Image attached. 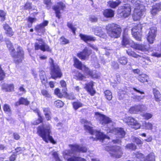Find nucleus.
I'll list each match as a JSON object with an SVG mask.
<instances>
[{
  "label": "nucleus",
  "instance_id": "nucleus-1",
  "mask_svg": "<svg viewBox=\"0 0 161 161\" xmlns=\"http://www.w3.org/2000/svg\"><path fill=\"white\" fill-rule=\"evenodd\" d=\"M127 31L128 29L127 28L124 29L121 42V45L122 46L125 47L127 45H130L131 47L136 50H138L144 52L148 51L149 49L146 45L136 43L130 40L128 34L125 33V32Z\"/></svg>",
  "mask_w": 161,
  "mask_h": 161
},
{
  "label": "nucleus",
  "instance_id": "nucleus-2",
  "mask_svg": "<svg viewBox=\"0 0 161 161\" xmlns=\"http://www.w3.org/2000/svg\"><path fill=\"white\" fill-rule=\"evenodd\" d=\"M5 42L12 57L14 58H18L17 59L14 60V63L18 64L22 62L24 58V52L22 47L20 46H18L17 48V51L16 53L15 49L10 41L8 39L5 40Z\"/></svg>",
  "mask_w": 161,
  "mask_h": 161
},
{
  "label": "nucleus",
  "instance_id": "nucleus-3",
  "mask_svg": "<svg viewBox=\"0 0 161 161\" xmlns=\"http://www.w3.org/2000/svg\"><path fill=\"white\" fill-rule=\"evenodd\" d=\"M37 133L45 142H48L49 141L53 144L56 143V141L51 136L52 131L51 127L50 125H47L45 126L44 125L39 126L37 128Z\"/></svg>",
  "mask_w": 161,
  "mask_h": 161
},
{
  "label": "nucleus",
  "instance_id": "nucleus-4",
  "mask_svg": "<svg viewBox=\"0 0 161 161\" xmlns=\"http://www.w3.org/2000/svg\"><path fill=\"white\" fill-rule=\"evenodd\" d=\"M105 30L108 36L110 38L114 39L119 37L122 32L121 26L114 23L107 25L105 26Z\"/></svg>",
  "mask_w": 161,
  "mask_h": 161
},
{
  "label": "nucleus",
  "instance_id": "nucleus-5",
  "mask_svg": "<svg viewBox=\"0 0 161 161\" xmlns=\"http://www.w3.org/2000/svg\"><path fill=\"white\" fill-rule=\"evenodd\" d=\"M59 83L61 87L62 88V91H60L59 88H56L54 90V94L59 98L66 97L70 100H74L75 97L74 96H70L68 92L67 85L65 81L64 80H61L59 82Z\"/></svg>",
  "mask_w": 161,
  "mask_h": 161
},
{
  "label": "nucleus",
  "instance_id": "nucleus-6",
  "mask_svg": "<svg viewBox=\"0 0 161 161\" xmlns=\"http://www.w3.org/2000/svg\"><path fill=\"white\" fill-rule=\"evenodd\" d=\"M50 61V74L51 77L54 80L57 78H60L63 76V73L59 65L54 63V60L52 58H49Z\"/></svg>",
  "mask_w": 161,
  "mask_h": 161
},
{
  "label": "nucleus",
  "instance_id": "nucleus-7",
  "mask_svg": "<svg viewBox=\"0 0 161 161\" xmlns=\"http://www.w3.org/2000/svg\"><path fill=\"white\" fill-rule=\"evenodd\" d=\"M105 150L110 154V156L115 158H121L123 154L121 147L119 146H107L105 147Z\"/></svg>",
  "mask_w": 161,
  "mask_h": 161
},
{
  "label": "nucleus",
  "instance_id": "nucleus-8",
  "mask_svg": "<svg viewBox=\"0 0 161 161\" xmlns=\"http://www.w3.org/2000/svg\"><path fill=\"white\" fill-rule=\"evenodd\" d=\"M145 7L141 4H139L134 10L132 15V19L134 21L140 20L145 11Z\"/></svg>",
  "mask_w": 161,
  "mask_h": 161
},
{
  "label": "nucleus",
  "instance_id": "nucleus-9",
  "mask_svg": "<svg viewBox=\"0 0 161 161\" xmlns=\"http://www.w3.org/2000/svg\"><path fill=\"white\" fill-rule=\"evenodd\" d=\"M39 42H35L34 45L35 50H40L43 52L47 51L49 52H52V49L50 46L47 44L44 41L42 38H39L36 40Z\"/></svg>",
  "mask_w": 161,
  "mask_h": 161
},
{
  "label": "nucleus",
  "instance_id": "nucleus-10",
  "mask_svg": "<svg viewBox=\"0 0 161 161\" xmlns=\"http://www.w3.org/2000/svg\"><path fill=\"white\" fill-rule=\"evenodd\" d=\"M96 118L98 119L99 124L103 126L112 123V119L106 115L101 113L97 112L94 113Z\"/></svg>",
  "mask_w": 161,
  "mask_h": 161
},
{
  "label": "nucleus",
  "instance_id": "nucleus-11",
  "mask_svg": "<svg viewBox=\"0 0 161 161\" xmlns=\"http://www.w3.org/2000/svg\"><path fill=\"white\" fill-rule=\"evenodd\" d=\"M66 8L65 4L62 1L57 2L56 5H54L52 7V9L55 11L56 16L58 19L61 18L60 11H64Z\"/></svg>",
  "mask_w": 161,
  "mask_h": 161
},
{
  "label": "nucleus",
  "instance_id": "nucleus-12",
  "mask_svg": "<svg viewBox=\"0 0 161 161\" xmlns=\"http://www.w3.org/2000/svg\"><path fill=\"white\" fill-rule=\"evenodd\" d=\"M72 153L69 150H65L63 152V156L67 161H86V159L81 157L73 156L71 157Z\"/></svg>",
  "mask_w": 161,
  "mask_h": 161
},
{
  "label": "nucleus",
  "instance_id": "nucleus-13",
  "mask_svg": "<svg viewBox=\"0 0 161 161\" xmlns=\"http://www.w3.org/2000/svg\"><path fill=\"white\" fill-rule=\"evenodd\" d=\"M119 12L121 17L123 18H126L130 14L131 12V8L130 4L126 3L121 6Z\"/></svg>",
  "mask_w": 161,
  "mask_h": 161
},
{
  "label": "nucleus",
  "instance_id": "nucleus-14",
  "mask_svg": "<svg viewBox=\"0 0 161 161\" xmlns=\"http://www.w3.org/2000/svg\"><path fill=\"white\" fill-rule=\"evenodd\" d=\"M157 28L153 26L149 28V30L147 36V40L149 43L152 44L153 42L157 35Z\"/></svg>",
  "mask_w": 161,
  "mask_h": 161
},
{
  "label": "nucleus",
  "instance_id": "nucleus-15",
  "mask_svg": "<svg viewBox=\"0 0 161 161\" xmlns=\"http://www.w3.org/2000/svg\"><path fill=\"white\" fill-rule=\"evenodd\" d=\"M124 122L129 125H131L135 130L140 128L141 125L135 119L130 116H128L125 118L124 119Z\"/></svg>",
  "mask_w": 161,
  "mask_h": 161
},
{
  "label": "nucleus",
  "instance_id": "nucleus-16",
  "mask_svg": "<svg viewBox=\"0 0 161 161\" xmlns=\"http://www.w3.org/2000/svg\"><path fill=\"white\" fill-rule=\"evenodd\" d=\"M92 53V50H89L88 48L86 47L82 51L80 52L77 54V56L82 60L87 59L89 56Z\"/></svg>",
  "mask_w": 161,
  "mask_h": 161
},
{
  "label": "nucleus",
  "instance_id": "nucleus-17",
  "mask_svg": "<svg viewBox=\"0 0 161 161\" xmlns=\"http://www.w3.org/2000/svg\"><path fill=\"white\" fill-rule=\"evenodd\" d=\"M94 82L91 80L89 82L85 84L84 88L87 92L92 96H93L96 93V91L93 88Z\"/></svg>",
  "mask_w": 161,
  "mask_h": 161
},
{
  "label": "nucleus",
  "instance_id": "nucleus-18",
  "mask_svg": "<svg viewBox=\"0 0 161 161\" xmlns=\"http://www.w3.org/2000/svg\"><path fill=\"white\" fill-rule=\"evenodd\" d=\"M109 132L119 136V138H124L125 135V131L122 128H113L109 130Z\"/></svg>",
  "mask_w": 161,
  "mask_h": 161
},
{
  "label": "nucleus",
  "instance_id": "nucleus-19",
  "mask_svg": "<svg viewBox=\"0 0 161 161\" xmlns=\"http://www.w3.org/2000/svg\"><path fill=\"white\" fill-rule=\"evenodd\" d=\"M84 70L85 73L86 75L89 76L92 79H98L100 77V75L97 73H94L93 71L86 66H84Z\"/></svg>",
  "mask_w": 161,
  "mask_h": 161
},
{
  "label": "nucleus",
  "instance_id": "nucleus-20",
  "mask_svg": "<svg viewBox=\"0 0 161 161\" xmlns=\"http://www.w3.org/2000/svg\"><path fill=\"white\" fill-rule=\"evenodd\" d=\"M3 27L5 30V34L8 37H11L14 34L12 28L7 24H5L3 25Z\"/></svg>",
  "mask_w": 161,
  "mask_h": 161
},
{
  "label": "nucleus",
  "instance_id": "nucleus-21",
  "mask_svg": "<svg viewBox=\"0 0 161 161\" xmlns=\"http://www.w3.org/2000/svg\"><path fill=\"white\" fill-rule=\"evenodd\" d=\"M73 66L76 68L80 70H82L84 68V66L86 65L83 64L82 62L80 61L75 57L73 58Z\"/></svg>",
  "mask_w": 161,
  "mask_h": 161
},
{
  "label": "nucleus",
  "instance_id": "nucleus-22",
  "mask_svg": "<svg viewBox=\"0 0 161 161\" xmlns=\"http://www.w3.org/2000/svg\"><path fill=\"white\" fill-rule=\"evenodd\" d=\"M104 17L107 18H112L114 17L115 12L111 8H107L104 10L103 12Z\"/></svg>",
  "mask_w": 161,
  "mask_h": 161
},
{
  "label": "nucleus",
  "instance_id": "nucleus-23",
  "mask_svg": "<svg viewBox=\"0 0 161 161\" xmlns=\"http://www.w3.org/2000/svg\"><path fill=\"white\" fill-rule=\"evenodd\" d=\"M79 36L80 39L86 43H87L88 42H94L96 40L95 37L82 33H80Z\"/></svg>",
  "mask_w": 161,
  "mask_h": 161
},
{
  "label": "nucleus",
  "instance_id": "nucleus-24",
  "mask_svg": "<svg viewBox=\"0 0 161 161\" xmlns=\"http://www.w3.org/2000/svg\"><path fill=\"white\" fill-rule=\"evenodd\" d=\"M96 136L97 139L100 141L103 142L106 139H109L110 137L104 134L103 132H101L100 131L96 130Z\"/></svg>",
  "mask_w": 161,
  "mask_h": 161
},
{
  "label": "nucleus",
  "instance_id": "nucleus-25",
  "mask_svg": "<svg viewBox=\"0 0 161 161\" xmlns=\"http://www.w3.org/2000/svg\"><path fill=\"white\" fill-rule=\"evenodd\" d=\"M30 104V102L27 98L23 97H20L18 100V101L15 103L16 106H18L21 105H24L25 106H28Z\"/></svg>",
  "mask_w": 161,
  "mask_h": 161
},
{
  "label": "nucleus",
  "instance_id": "nucleus-26",
  "mask_svg": "<svg viewBox=\"0 0 161 161\" xmlns=\"http://www.w3.org/2000/svg\"><path fill=\"white\" fill-rule=\"evenodd\" d=\"M137 79L140 82L144 83L145 82H148L149 78L147 75L145 74H141L138 75Z\"/></svg>",
  "mask_w": 161,
  "mask_h": 161
},
{
  "label": "nucleus",
  "instance_id": "nucleus-27",
  "mask_svg": "<svg viewBox=\"0 0 161 161\" xmlns=\"http://www.w3.org/2000/svg\"><path fill=\"white\" fill-rule=\"evenodd\" d=\"M141 106L135 105L131 107L129 109V112L131 114H136L142 111Z\"/></svg>",
  "mask_w": 161,
  "mask_h": 161
},
{
  "label": "nucleus",
  "instance_id": "nucleus-28",
  "mask_svg": "<svg viewBox=\"0 0 161 161\" xmlns=\"http://www.w3.org/2000/svg\"><path fill=\"white\" fill-rule=\"evenodd\" d=\"M40 77L42 84L46 87L47 86V80L44 71L42 70L40 71Z\"/></svg>",
  "mask_w": 161,
  "mask_h": 161
},
{
  "label": "nucleus",
  "instance_id": "nucleus-29",
  "mask_svg": "<svg viewBox=\"0 0 161 161\" xmlns=\"http://www.w3.org/2000/svg\"><path fill=\"white\" fill-rule=\"evenodd\" d=\"M153 90L155 101L157 102L161 101V94L159 91L155 88H153Z\"/></svg>",
  "mask_w": 161,
  "mask_h": 161
},
{
  "label": "nucleus",
  "instance_id": "nucleus-30",
  "mask_svg": "<svg viewBox=\"0 0 161 161\" xmlns=\"http://www.w3.org/2000/svg\"><path fill=\"white\" fill-rule=\"evenodd\" d=\"M121 3L119 0L115 1L110 0L107 2V3L108 7L114 9L116 8Z\"/></svg>",
  "mask_w": 161,
  "mask_h": 161
},
{
  "label": "nucleus",
  "instance_id": "nucleus-31",
  "mask_svg": "<svg viewBox=\"0 0 161 161\" xmlns=\"http://www.w3.org/2000/svg\"><path fill=\"white\" fill-rule=\"evenodd\" d=\"M48 24V21L47 20H44L42 23L37 25L35 27V30L36 31L38 32L39 30L43 29L45 27L47 26Z\"/></svg>",
  "mask_w": 161,
  "mask_h": 161
},
{
  "label": "nucleus",
  "instance_id": "nucleus-32",
  "mask_svg": "<svg viewBox=\"0 0 161 161\" xmlns=\"http://www.w3.org/2000/svg\"><path fill=\"white\" fill-rule=\"evenodd\" d=\"M2 88L6 92H11L14 91V86L13 84H4Z\"/></svg>",
  "mask_w": 161,
  "mask_h": 161
},
{
  "label": "nucleus",
  "instance_id": "nucleus-33",
  "mask_svg": "<svg viewBox=\"0 0 161 161\" xmlns=\"http://www.w3.org/2000/svg\"><path fill=\"white\" fill-rule=\"evenodd\" d=\"M126 52L128 55L135 58H141V55L136 54L135 52L132 50L131 49H128L126 50Z\"/></svg>",
  "mask_w": 161,
  "mask_h": 161
},
{
  "label": "nucleus",
  "instance_id": "nucleus-34",
  "mask_svg": "<svg viewBox=\"0 0 161 161\" xmlns=\"http://www.w3.org/2000/svg\"><path fill=\"white\" fill-rule=\"evenodd\" d=\"M72 104L73 108L75 110H77L80 108L82 107L83 105L82 103L78 101L73 102L72 103Z\"/></svg>",
  "mask_w": 161,
  "mask_h": 161
},
{
  "label": "nucleus",
  "instance_id": "nucleus-35",
  "mask_svg": "<svg viewBox=\"0 0 161 161\" xmlns=\"http://www.w3.org/2000/svg\"><path fill=\"white\" fill-rule=\"evenodd\" d=\"M22 8L24 10H31L33 8L32 3L28 1L22 6Z\"/></svg>",
  "mask_w": 161,
  "mask_h": 161
},
{
  "label": "nucleus",
  "instance_id": "nucleus-36",
  "mask_svg": "<svg viewBox=\"0 0 161 161\" xmlns=\"http://www.w3.org/2000/svg\"><path fill=\"white\" fill-rule=\"evenodd\" d=\"M142 27V24L140 23H139L132 28L131 32H141Z\"/></svg>",
  "mask_w": 161,
  "mask_h": 161
},
{
  "label": "nucleus",
  "instance_id": "nucleus-37",
  "mask_svg": "<svg viewBox=\"0 0 161 161\" xmlns=\"http://www.w3.org/2000/svg\"><path fill=\"white\" fill-rule=\"evenodd\" d=\"M37 19L35 17H29L27 19V20L28 22L27 25V27L30 28L32 26L33 23L36 21Z\"/></svg>",
  "mask_w": 161,
  "mask_h": 161
},
{
  "label": "nucleus",
  "instance_id": "nucleus-38",
  "mask_svg": "<svg viewBox=\"0 0 161 161\" xmlns=\"http://www.w3.org/2000/svg\"><path fill=\"white\" fill-rule=\"evenodd\" d=\"M3 109L4 113L7 114H11L12 110L10 106L8 104H5L3 106Z\"/></svg>",
  "mask_w": 161,
  "mask_h": 161
},
{
  "label": "nucleus",
  "instance_id": "nucleus-39",
  "mask_svg": "<svg viewBox=\"0 0 161 161\" xmlns=\"http://www.w3.org/2000/svg\"><path fill=\"white\" fill-rule=\"evenodd\" d=\"M105 97L108 100H111L113 97L112 94L110 91L106 90L103 92Z\"/></svg>",
  "mask_w": 161,
  "mask_h": 161
},
{
  "label": "nucleus",
  "instance_id": "nucleus-40",
  "mask_svg": "<svg viewBox=\"0 0 161 161\" xmlns=\"http://www.w3.org/2000/svg\"><path fill=\"white\" fill-rule=\"evenodd\" d=\"M118 62L121 65H126L128 62L127 58L125 56H122L119 58L117 60Z\"/></svg>",
  "mask_w": 161,
  "mask_h": 161
},
{
  "label": "nucleus",
  "instance_id": "nucleus-41",
  "mask_svg": "<svg viewBox=\"0 0 161 161\" xmlns=\"http://www.w3.org/2000/svg\"><path fill=\"white\" fill-rule=\"evenodd\" d=\"M41 93L42 95L47 99H50L52 97L51 94L46 89H42L41 90Z\"/></svg>",
  "mask_w": 161,
  "mask_h": 161
},
{
  "label": "nucleus",
  "instance_id": "nucleus-42",
  "mask_svg": "<svg viewBox=\"0 0 161 161\" xmlns=\"http://www.w3.org/2000/svg\"><path fill=\"white\" fill-rule=\"evenodd\" d=\"M132 34L135 39L137 41H142V34L141 32H136V31L131 32Z\"/></svg>",
  "mask_w": 161,
  "mask_h": 161
},
{
  "label": "nucleus",
  "instance_id": "nucleus-43",
  "mask_svg": "<svg viewBox=\"0 0 161 161\" xmlns=\"http://www.w3.org/2000/svg\"><path fill=\"white\" fill-rule=\"evenodd\" d=\"M60 44L62 45H65L70 43L69 40L67 39L64 36H62L59 38Z\"/></svg>",
  "mask_w": 161,
  "mask_h": 161
},
{
  "label": "nucleus",
  "instance_id": "nucleus-44",
  "mask_svg": "<svg viewBox=\"0 0 161 161\" xmlns=\"http://www.w3.org/2000/svg\"><path fill=\"white\" fill-rule=\"evenodd\" d=\"M38 116V119L34 121L32 123L34 125H38L39 124L43 123V122L44 118L41 114Z\"/></svg>",
  "mask_w": 161,
  "mask_h": 161
},
{
  "label": "nucleus",
  "instance_id": "nucleus-45",
  "mask_svg": "<svg viewBox=\"0 0 161 161\" xmlns=\"http://www.w3.org/2000/svg\"><path fill=\"white\" fill-rule=\"evenodd\" d=\"M125 148L131 151H135L137 149V146L133 143L127 144L125 146Z\"/></svg>",
  "mask_w": 161,
  "mask_h": 161
},
{
  "label": "nucleus",
  "instance_id": "nucleus-46",
  "mask_svg": "<svg viewBox=\"0 0 161 161\" xmlns=\"http://www.w3.org/2000/svg\"><path fill=\"white\" fill-rule=\"evenodd\" d=\"M67 27L71 30L73 34L75 35L77 28L74 26L72 23L69 22H67Z\"/></svg>",
  "mask_w": 161,
  "mask_h": 161
},
{
  "label": "nucleus",
  "instance_id": "nucleus-47",
  "mask_svg": "<svg viewBox=\"0 0 161 161\" xmlns=\"http://www.w3.org/2000/svg\"><path fill=\"white\" fill-rule=\"evenodd\" d=\"M25 150V147H17L15 148L14 153L17 155L23 153Z\"/></svg>",
  "mask_w": 161,
  "mask_h": 161
},
{
  "label": "nucleus",
  "instance_id": "nucleus-48",
  "mask_svg": "<svg viewBox=\"0 0 161 161\" xmlns=\"http://www.w3.org/2000/svg\"><path fill=\"white\" fill-rule=\"evenodd\" d=\"M84 127L85 130H88L91 134L93 135L95 133L96 130H93V127L86 125H84Z\"/></svg>",
  "mask_w": 161,
  "mask_h": 161
},
{
  "label": "nucleus",
  "instance_id": "nucleus-49",
  "mask_svg": "<svg viewBox=\"0 0 161 161\" xmlns=\"http://www.w3.org/2000/svg\"><path fill=\"white\" fill-rule=\"evenodd\" d=\"M54 103L55 106L58 108H62L64 105V103L60 100H57L55 101Z\"/></svg>",
  "mask_w": 161,
  "mask_h": 161
},
{
  "label": "nucleus",
  "instance_id": "nucleus-50",
  "mask_svg": "<svg viewBox=\"0 0 161 161\" xmlns=\"http://www.w3.org/2000/svg\"><path fill=\"white\" fill-rule=\"evenodd\" d=\"M142 116L146 120H148L152 118L153 114L149 113H145L142 115Z\"/></svg>",
  "mask_w": 161,
  "mask_h": 161
},
{
  "label": "nucleus",
  "instance_id": "nucleus-51",
  "mask_svg": "<svg viewBox=\"0 0 161 161\" xmlns=\"http://www.w3.org/2000/svg\"><path fill=\"white\" fill-rule=\"evenodd\" d=\"M71 151L72 152H78L79 146L76 144H71L69 145Z\"/></svg>",
  "mask_w": 161,
  "mask_h": 161
},
{
  "label": "nucleus",
  "instance_id": "nucleus-52",
  "mask_svg": "<svg viewBox=\"0 0 161 161\" xmlns=\"http://www.w3.org/2000/svg\"><path fill=\"white\" fill-rule=\"evenodd\" d=\"M145 161H155V156L152 153H150L146 157Z\"/></svg>",
  "mask_w": 161,
  "mask_h": 161
},
{
  "label": "nucleus",
  "instance_id": "nucleus-53",
  "mask_svg": "<svg viewBox=\"0 0 161 161\" xmlns=\"http://www.w3.org/2000/svg\"><path fill=\"white\" fill-rule=\"evenodd\" d=\"M6 73L3 69L1 65L0 64V81L3 80L5 78Z\"/></svg>",
  "mask_w": 161,
  "mask_h": 161
},
{
  "label": "nucleus",
  "instance_id": "nucleus-54",
  "mask_svg": "<svg viewBox=\"0 0 161 161\" xmlns=\"http://www.w3.org/2000/svg\"><path fill=\"white\" fill-rule=\"evenodd\" d=\"M127 95V92L123 90L120 91L119 93V100H122Z\"/></svg>",
  "mask_w": 161,
  "mask_h": 161
},
{
  "label": "nucleus",
  "instance_id": "nucleus-55",
  "mask_svg": "<svg viewBox=\"0 0 161 161\" xmlns=\"http://www.w3.org/2000/svg\"><path fill=\"white\" fill-rule=\"evenodd\" d=\"M52 155L55 159L56 161H62L60 158L58 152L57 151H53L52 152Z\"/></svg>",
  "mask_w": 161,
  "mask_h": 161
},
{
  "label": "nucleus",
  "instance_id": "nucleus-56",
  "mask_svg": "<svg viewBox=\"0 0 161 161\" xmlns=\"http://www.w3.org/2000/svg\"><path fill=\"white\" fill-rule=\"evenodd\" d=\"M75 76L76 78V79L79 80H82L84 78H86L84 75L80 72H78L77 74Z\"/></svg>",
  "mask_w": 161,
  "mask_h": 161
},
{
  "label": "nucleus",
  "instance_id": "nucleus-57",
  "mask_svg": "<svg viewBox=\"0 0 161 161\" xmlns=\"http://www.w3.org/2000/svg\"><path fill=\"white\" fill-rule=\"evenodd\" d=\"M6 15V13L3 10H0V18L2 21H3L5 20Z\"/></svg>",
  "mask_w": 161,
  "mask_h": 161
},
{
  "label": "nucleus",
  "instance_id": "nucleus-58",
  "mask_svg": "<svg viewBox=\"0 0 161 161\" xmlns=\"http://www.w3.org/2000/svg\"><path fill=\"white\" fill-rule=\"evenodd\" d=\"M134 155L136 158L139 159H142L144 157V154L139 152H137L135 153Z\"/></svg>",
  "mask_w": 161,
  "mask_h": 161
},
{
  "label": "nucleus",
  "instance_id": "nucleus-59",
  "mask_svg": "<svg viewBox=\"0 0 161 161\" xmlns=\"http://www.w3.org/2000/svg\"><path fill=\"white\" fill-rule=\"evenodd\" d=\"M145 129L148 130H152L153 129V125L150 122H146L145 124Z\"/></svg>",
  "mask_w": 161,
  "mask_h": 161
},
{
  "label": "nucleus",
  "instance_id": "nucleus-60",
  "mask_svg": "<svg viewBox=\"0 0 161 161\" xmlns=\"http://www.w3.org/2000/svg\"><path fill=\"white\" fill-rule=\"evenodd\" d=\"M133 139L134 142H135L137 145L142 146L143 144V142L138 137H135Z\"/></svg>",
  "mask_w": 161,
  "mask_h": 161
},
{
  "label": "nucleus",
  "instance_id": "nucleus-61",
  "mask_svg": "<svg viewBox=\"0 0 161 161\" xmlns=\"http://www.w3.org/2000/svg\"><path fill=\"white\" fill-rule=\"evenodd\" d=\"M87 150L88 149L86 147L79 146L78 152L86 153Z\"/></svg>",
  "mask_w": 161,
  "mask_h": 161
},
{
  "label": "nucleus",
  "instance_id": "nucleus-62",
  "mask_svg": "<svg viewBox=\"0 0 161 161\" xmlns=\"http://www.w3.org/2000/svg\"><path fill=\"white\" fill-rule=\"evenodd\" d=\"M43 3L48 8H50L52 4L51 0H44Z\"/></svg>",
  "mask_w": 161,
  "mask_h": 161
},
{
  "label": "nucleus",
  "instance_id": "nucleus-63",
  "mask_svg": "<svg viewBox=\"0 0 161 161\" xmlns=\"http://www.w3.org/2000/svg\"><path fill=\"white\" fill-rule=\"evenodd\" d=\"M159 11L154 7L153 6L152 8L150 11V13L153 16H155L157 14L158 12Z\"/></svg>",
  "mask_w": 161,
  "mask_h": 161
},
{
  "label": "nucleus",
  "instance_id": "nucleus-64",
  "mask_svg": "<svg viewBox=\"0 0 161 161\" xmlns=\"http://www.w3.org/2000/svg\"><path fill=\"white\" fill-rule=\"evenodd\" d=\"M153 6L158 11L161 10V2L156 3Z\"/></svg>",
  "mask_w": 161,
  "mask_h": 161
}]
</instances>
